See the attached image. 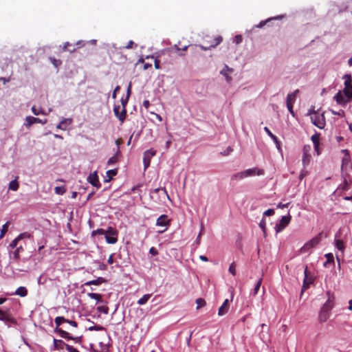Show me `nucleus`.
I'll list each match as a JSON object with an SVG mask.
<instances>
[{"label":"nucleus","mask_w":352,"mask_h":352,"mask_svg":"<svg viewBox=\"0 0 352 352\" xmlns=\"http://www.w3.org/2000/svg\"><path fill=\"white\" fill-rule=\"evenodd\" d=\"M338 104L345 105L352 100V87H344L342 91H339L334 96Z\"/></svg>","instance_id":"nucleus-1"},{"label":"nucleus","mask_w":352,"mask_h":352,"mask_svg":"<svg viewBox=\"0 0 352 352\" xmlns=\"http://www.w3.org/2000/svg\"><path fill=\"white\" fill-rule=\"evenodd\" d=\"M66 321H67V319L63 316H57L56 318H55L54 322L56 326V329L54 330L55 332L58 333L59 335L63 338L77 341L79 339L78 338H74L72 336H70L68 332L65 331V330H63L60 328H58L59 326H60L62 323L66 322Z\"/></svg>","instance_id":"nucleus-2"},{"label":"nucleus","mask_w":352,"mask_h":352,"mask_svg":"<svg viewBox=\"0 0 352 352\" xmlns=\"http://www.w3.org/2000/svg\"><path fill=\"white\" fill-rule=\"evenodd\" d=\"M223 41V38L221 36L212 38L209 36H206L205 41L207 43L206 45H200L199 47L202 50L206 51L210 50L212 48H214L219 45Z\"/></svg>","instance_id":"nucleus-3"},{"label":"nucleus","mask_w":352,"mask_h":352,"mask_svg":"<svg viewBox=\"0 0 352 352\" xmlns=\"http://www.w3.org/2000/svg\"><path fill=\"white\" fill-rule=\"evenodd\" d=\"M311 120L312 124L318 128L320 129L324 128L326 122L324 113H319L316 111H314L311 115Z\"/></svg>","instance_id":"nucleus-4"},{"label":"nucleus","mask_w":352,"mask_h":352,"mask_svg":"<svg viewBox=\"0 0 352 352\" xmlns=\"http://www.w3.org/2000/svg\"><path fill=\"white\" fill-rule=\"evenodd\" d=\"M0 320L4 322L8 326L10 324H16L17 323L9 309H0Z\"/></svg>","instance_id":"nucleus-5"},{"label":"nucleus","mask_w":352,"mask_h":352,"mask_svg":"<svg viewBox=\"0 0 352 352\" xmlns=\"http://www.w3.org/2000/svg\"><path fill=\"white\" fill-rule=\"evenodd\" d=\"M322 232L319 233L317 236L311 239L310 241L307 242L300 249V251L303 253L307 252L310 249L316 246L321 241Z\"/></svg>","instance_id":"nucleus-6"},{"label":"nucleus","mask_w":352,"mask_h":352,"mask_svg":"<svg viewBox=\"0 0 352 352\" xmlns=\"http://www.w3.org/2000/svg\"><path fill=\"white\" fill-rule=\"evenodd\" d=\"M153 193L158 194V199L157 201L158 202L164 201L165 199L170 200L169 195H168V192L165 188H157L151 190L150 194L151 198H153V196L151 195V194Z\"/></svg>","instance_id":"nucleus-7"},{"label":"nucleus","mask_w":352,"mask_h":352,"mask_svg":"<svg viewBox=\"0 0 352 352\" xmlns=\"http://www.w3.org/2000/svg\"><path fill=\"white\" fill-rule=\"evenodd\" d=\"M298 92H299V90L296 89L293 93L288 94L287 96V100H286L287 107L292 116H294V113L293 111V103L295 102L296 95Z\"/></svg>","instance_id":"nucleus-8"},{"label":"nucleus","mask_w":352,"mask_h":352,"mask_svg":"<svg viewBox=\"0 0 352 352\" xmlns=\"http://www.w3.org/2000/svg\"><path fill=\"white\" fill-rule=\"evenodd\" d=\"M292 217L288 214L287 216H283L280 222L276 225L275 230L276 232H280L283 230L290 223Z\"/></svg>","instance_id":"nucleus-9"},{"label":"nucleus","mask_w":352,"mask_h":352,"mask_svg":"<svg viewBox=\"0 0 352 352\" xmlns=\"http://www.w3.org/2000/svg\"><path fill=\"white\" fill-rule=\"evenodd\" d=\"M156 151L153 148H151L149 150H147L144 153V157H143V162L144 168H147L150 166L151 163V159L152 157L155 155Z\"/></svg>","instance_id":"nucleus-10"},{"label":"nucleus","mask_w":352,"mask_h":352,"mask_svg":"<svg viewBox=\"0 0 352 352\" xmlns=\"http://www.w3.org/2000/svg\"><path fill=\"white\" fill-rule=\"evenodd\" d=\"M304 274H305V278L303 280V284H302L301 293H303L305 290H307L309 287V285L314 281V278L311 276L309 277V276H308L307 266H306L305 268Z\"/></svg>","instance_id":"nucleus-11"},{"label":"nucleus","mask_w":352,"mask_h":352,"mask_svg":"<svg viewBox=\"0 0 352 352\" xmlns=\"http://www.w3.org/2000/svg\"><path fill=\"white\" fill-rule=\"evenodd\" d=\"M327 295L328 299L326 301V302L323 305L322 308L330 311L334 305V296H333V294L331 293L330 291H328L327 292Z\"/></svg>","instance_id":"nucleus-12"},{"label":"nucleus","mask_w":352,"mask_h":352,"mask_svg":"<svg viewBox=\"0 0 352 352\" xmlns=\"http://www.w3.org/2000/svg\"><path fill=\"white\" fill-rule=\"evenodd\" d=\"M120 105L115 106L113 108V111L115 116L119 119V120L122 122L124 121L126 116V109H124V107H123L121 112H120Z\"/></svg>","instance_id":"nucleus-13"},{"label":"nucleus","mask_w":352,"mask_h":352,"mask_svg":"<svg viewBox=\"0 0 352 352\" xmlns=\"http://www.w3.org/2000/svg\"><path fill=\"white\" fill-rule=\"evenodd\" d=\"M243 174L245 177H253L256 175H262L264 174V170L262 169H258L256 168H249L245 170H243Z\"/></svg>","instance_id":"nucleus-14"},{"label":"nucleus","mask_w":352,"mask_h":352,"mask_svg":"<svg viewBox=\"0 0 352 352\" xmlns=\"http://www.w3.org/2000/svg\"><path fill=\"white\" fill-rule=\"evenodd\" d=\"M87 180L93 186H95L97 188H100L101 185L99 182L96 171L90 173V175L87 177Z\"/></svg>","instance_id":"nucleus-15"},{"label":"nucleus","mask_w":352,"mask_h":352,"mask_svg":"<svg viewBox=\"0 0 352 352\" xmlns=\"http://www.w3.org/2000/svg\"><path fill=\"white\" fill-rule=\"evenodd\" d=\"M25 121H26V122H25V125L26 127H30L33 124H35V123H42V124L47 123V120L42 121V120H41L38 118H35V117L30 116L26 117Z\"/></svg>","instance_id":"nucleus-16"},{"label":"nucleus","mask_w":352,"mask_h":352,"mask_svg":"<svg viewBox=\"0 0 352 352\" xmlns=\"http://www.w3.org/2000/svg\"><path fill=\"white\" fill-rule=\"evenodd\" d=\"M170 223V220L168 219V216L166 214H162L160 216L156 221V225L158 226H167Z\"/></svg>","instance_id":"nucleus-17"},{"label":"nucleus","mask_w":352,"mask_h":352,"mask_svg":"<svg viewBox=\"0 0 352 352\" xmlns=\"http://www.w3.org/2000/svg\"><path fill=\"white\" fill-rule=\"evenodd\" d=\"M229 309V300L226 299L223 305L219 308L218 315L221 316L226 314Z\"/></svg>","instance_id":"nucleus-18"},{"label":"nucleus","mask_w":352,"mask_h":352,"mask_svg":"<svg viewBox=\"0 0 352 352\" xmlns=\"http://www.w3.org/2000/svg\"><path fill=\"white\" fill-rule=\"evenodd\" d=\"M107 282V280L104 278L98 277V278H96L95 280H92L86 282L85 283V285H99L102 283H106Z\"/></svg>","instance_id":"nucleus-19"},{"label":"nucleus","mask_w":352,"mask_h":352,"mask_svg":"<svg viewBox=\"0 0 352 352\" xmlns=\"http://www.w3.org/2000/svg\"><path fill=\"white\" fill-rule=\"evenodd\" d=\"M330 311L321 308L319 313V320L321 322H325L329 317Z\"/></svg>","instance_id":"nucleus-20"},{"label":"nucleus","mask_w":352,"mask_h":352,"mask_svg":"<svg viewBox=\"0 0 352 352\" xmlns=\"http://www.w3.org/2000/svg\"><path fill=\"white\" fill-rule=\"evenodd\" d=\"M233 72V69L230 68L228 65H225L224 69L221 71V74L223 75L226 77V79L228 82H230L232 80V78L228 75L229 73H232Z\"/></svg>","instance_id":"nucleus-21"},{"label":"nucleus","mask_w":352,"mask_h":352,"mask_svg":"<svg viewBox=\"0 0 352 352\" xmlns=\"http://www.w3.org/2000/svg\"><path fill=\"white\" fill-rule=\"evenodd\" d=\"M65 343L61 340L54 339V349L61 350L63 349V346H65Z\"/></svg>","instance_id":"nucleus-22"},{"label":"nucleus","mask_w":352,"mask_h":352,"mask_svg":"<svg viewBox=\"0 0 352 352\" xmlns=\"http://www.w3.org/2000/svg\"><path fill=\"white\" fill-rule=\"evenodd\" d=\"M347 176H349L347 174H346V175L343 176L344 182H343V184L340 186V188L343 190H348L350 188V184L351 183V180L349 179V182Z\"/></svg>","instance_id":"nucleus-23"},{"label":"nucleus","mask_w":352,"mask_h":352,"mask_svg":"<svg viewBox=\"0 0 352 352\" xmlns=\"http://www.w3.org/2000/svg\"><path fill=\"white\" fill-rule=\"evenodd\" d=\"M15 294L21 297H25L28 295V289L26 287L21 286L16 289Z\"/></svg>","instance_id":"nucleus-24"},{"label":"nucleus","mask_w":352,"mask_h":352,"mask_svg":"<svg viewBox=\"0 0 352 352\" xmlns=\"http://www.w3.org/2000/svg\"><path fill=\"white\" fill-rule=\"evenodd\" d=\"M72 120L71 118H63L62 121L57 125L56 128L61 130H66L65 124H72Z\"/></svg>","instance_id":"nucleus-25"},{"label":"nucleus","mask_w":352,"mask_h":352,"mask_svg":"<svg viewBox=\"0 0 352 352\" xmlns=\"http://www.w3.org/2000/svg\"><path fill=\"white\" fill-rule=\"evenodd\" d=\"M63 50V51L74 52L76 51V48L75 47L74 45H73L69 42H66L64 43Z\"/></svg>","instance_id":"nucleus-26"},{"label":"nucleus","mask_w":352,"mask_h":352,"mask_svg":"<svg viewBox=\"0 0 352 352\" xmlns=\"http://www.w3.org/2000/svg\"><path fill=\"white\" fill-rule=\"evenodd\" d=\"M345 79L344 87H352V78L351 74H345L343 77Z\"/></svg>","instance_id":"nucleus-27"},{"label":"nucleus","mask_w":352,"mask_h":352,"mask_svg":"<svg viewBox=\"0 0 352 352\" xmlns=\"http://www.w3.org/2000/svg\"><path fill=\"white\" fill-rule=\"evenodd\" d=\"M342 152L344 153V156L342 159V166L344 164H347L350 161L349 151L347 149L342 150Z\"/></svg>","instance_id":"nucleus-28"},{"label":"nucleus","mask_w":352,"mask_h":352,"mask_svg":"<svg viewBox=\"0 0 352 352\" xmlns=\"http://www.w3.org/2000/svg\"><path fill=\"white\" fill-rule=\"evenodd\" d=\"M310 161H311V155L307 154H307L302 153V165L305 167L309 164Z\"/></svg>","instance_id":"nucleus-29"},{"label":"nucleus","mask_w":352,"mask_h":352,"mask_svg":"<svg viewBox=\"0 0 352 352\" xmlns=\"http://www.w3.org/2000/svg\"><path fill=\"white\" fill-rule=\"evenodd\" d=\"M244 178L245 177L243 171L236 173L231 176V180L232 181L241 180Z\"/></svg>","instance_id":"nucleus-30"},{"label":"nucleus","mask_w":352,"mask_h":352,"mask_svg":"<svg viewBox=\"0 0 352 352\" xmlns=\"http://www.w3.org/2000/svg\"><path fill=\"white\" fill-rule=\"evenodd\" d=\"M151 294L144 295L141 298H140L138 300V304L140 305L146 304L147 302V301L149 300V298H151Z\"/></svg>","instance_id":"nucleus-31"},{"label":"nucleus","mask_w":352,"mask_h":352,"mask_svg":"<svg viewBox=\"0 0 352 352\" xmlns=\"http://www.w3.org/2000/svg\"><path fill=\"white\" fill-rule=\"evenodd\" d=\"M325 257L327 258V261L324 263V266L327 267L328 264L329 263H334V258L333 255L331 253H328L325 254Z\"/></svg>","instance_id":"nucleus-32"},{"label":"nucleus","mask_w":352,"mask_h":352,"mask_svg":"<svg viewBox=\"0 0 352 352\" xmlns=\"http://www.w3.org/2000/svg\"><path fill=\"white\" fill-rule=\"evenodd\" d=\"M9 225H10L9 221H7L4 225H3L2 228L1 230V232H0V239H2L4 236V235L6 234V233L8 232Z\"/></svg>","instance_id":"nucleus-33"},{"label":"nucleus","mask_w":352,"mask_h":352,"mask_svg":"<svg viewBox=\"0 0 352 352\" xmlns=\"http://www.w3.org/2000/svg\"><path fill=\"white\" fill-rule=\"evenodd\" d=\"M19 187V184L16 179L10 182V183L9 184V189L12 190L13 191L17 190Z\"/></svg>","instance_id":"nucleus-34"},{"label":"nucleus","mask_w":352,"mask_h":352,"mask_svg":"<svg viewBox=\"0 0 352 352\" xmlns=\"http://www.w3.org/2000/svg\"><path fill=\"white\" fill-rule=\"evenodd\" d=\"M311 140L314 143V148L316 150H318L319 146V134H315L311 136Z\"/></svg>","instance_id":"nucleus-35"},{"label":"nucleus","mask_w":352,"mask_h":352,"mask_svg":"<svg viewBox=\"0 0 352 352\" xmlns=\"http://www.w3.org/2000/svg\"><path fill=\"white\" fill-rule=\"evenodd\" d=\"M281 18H282V16H276V17H274V18L268 19H267V20H265V21H261L258 25H256V28H263L264 25H266V23H267L268 21H271V20H272V19H281Z\"/></svg>","instance_id":"nucleus-36"},{"label":"nucleus","mask_w":352,"mask_h":352,"mask_svg":"<svg viewBox=\"0 0 352 352\" xmlns=\"http://www.w3.org/2000/svg\"><path fill=\"white\" fill-rule=\"evenodd\" d=\"M23 247L22 246H19L18 248H16V250L14 252V254H13V258L14 260L16 261H19V258H20V252L21 251H23Z\"/></svg>","instance_id":"nucleus-37"},{"label":"nucleus","mask_w":352,"mask_h":352,"mask_svg":"<svg viewBox=\"0 0 352 352\" xmlns=\"http://www.w3.org/2000/svg\"><path fill=\"white\" fill-rule=\"evenodd\" d=\"M336 247L340 251L343 252L344 250V242L342 240L337 239L336 240Z\"/></svg>","instance_id":"nucleus-38"},{"label":"nucleus","mask_w":352,"mask_h":352,"mask_svg":"<svg viewBox=\"0 0 352 352\" xmlns=\"http://www.w3.org/2000/svg\"><path fill=\"white\" fill-rule=\"evenodd\" d=\"M87 295L91 299H94V300H96L98 301H101L102 300V296L100 294H99L89 293Z\"/></svg>","instance_id":"nucleus-39"},{"label":"nucleus","mask_w":352,"mask_h":352,"mask_svg":"<svg viewBox=\"0 0 352 352\" xmlns=\"http://www.w3.org/2000/svg\"><path fill=\"white\" fill-rule=\"evenodd\" d=\"M106 241L109 244H114L118 241V239L115 236H105Z\"/></svg>","instance_id":"nucleus-40"},{"label":"nucleus","mask_w":352,"mask_h":352,"mask_svg":"<svg viewBox=\"0 0 352 352\" xmlns=\"http://www.w3.org/2000/svg\"><path fill=\"white\" fill-rule=\"evenodd\" d=\"M196 303H197V309H199V308L202 307H204L206 305V301L203 298H197L196 300Z\"/></svg>","instance_id":"nucleus-41"},{"label":"nucleus","mask_w":352,"mask_h":352,"mask_svg":"<svg viewBox=\"0 0 352 352\" xmlns=\"http://www.w3.org/2000/svg\"><path fill=\"white\" fill-rule=\"evenodd\" d=\"M31 237H32L31 234H30L28 232H23L17 236V238H18V239H19V241L24 239H30Z\"/></svg>","instance_id":"nucleus-42"},{"label":"nucleus","mask_w":352,"mask_h":352,"mask_svg":"<svg viewBox=\"0 0 352 352\" xmlns=\"http://www.w3.org/2000/svg\"><path fill=\"white\" fill-rule=\"evenodd\" d=\"M54 191L56 194L62 195L66 192V190L64 186H56L54 188Z\"/></svg>","instance_id":"nucleus-43"},{"label":"nucleus","mask_w":352,"mask_h":352,"mask_svg":"<svg viewBox=\"0 0 352 352\" xmlns=\"http://www.w3.org/2000/svg\"><path fill=\"white\" fill-rule=\"evenodd\" d=\"M262 281H263V278L261 277L257 281L255 287H254V295H256L257 294L258 290H259V288L261 285V283H262Z\"/></svg>","instance_id":"nucleus-44"},{"label":"nucleus","mask_w":352,"mask_h":352,"mask_svg":"<svg viewBox=\"0 0 352 352\" xmlns=\"http://www.w3.org/2000/svg\"><path fill=\"white\" fill-rule=\"evenodd\" d=\"M229 272L233 276L236 275V264L234 262L230 265Z\"/></svg>","instance_id":"nucleus-45"},{"label":"nucleus","mask_w":352,"mask_h":352,"mask_svg":"<svg viewBox=\"0 0 352 352\" xmlns=\"http://www.w3.org/2000/svg\"><path fill=\"white\" fill-rule=\"evenodd\" d=\"M104 329V327H102V326H99V325H94V326H91V327H89L88 328V330L89 331H102Z\"/></svg>","instance_id":"nucleus-46"},{"label":"nucleus","mask_w":352,"mask_h":352,"mask_svg":"<svg viewBox=\"0 0 352 352\" xmlns=\"http://www.w3.org/2000/svg\"><path fill=\"white\" fill-rule=\"evenodd\" d=\"M97 309H98V311L99 312H101V313H103V314H107L108 311H109V308L107 307H105V306L98 307L97 308Z\"/></svg>","instance_id":"nucleus-47"},{"label":"nucleus","mask_w":352,"mask_h":352,"mask_svg":"<svg viewBox=\"0 0 352 352\" xmlns=\"http://www.w3.org/2000/svg\"><path fill=\"white\" fill-rule=\"evenodd\" d=\"M259 226L260 228L262 229V230L263 231L264 233H265V230H266V222H265V219L264 218H263L261 219V221H260L259 223Z\"/></svg>","instance_id":"nucleus-48"},{"label":"nucleus","mask_w":352,"mask_h":352,"mask_svg":"<svg viewBox=\"0 0 352 352\" xmlns=\"http://www.w3.org/2000/svg\"><path fill=\"white\" fill-rule=\"evenodd\" d=\"M65 349L68 352H80L77 349L69 344H65Z\"/></svg>","instance_id":"nucleus-49"},{"label":"nucleus","mask_w":352,"mask_h":352,"mask_svg":"<svg viewBox=\"0 0 352 352\" xmlns=\"http://www.w3.org/2000/svg\"><path fill=\"white\" fill-rule=\"evenodd\" d=\"M107 176L109 177V179L112 178V176L116 175L117 174V170H109L107 172Z\"/></svg>","instance_id":"nucleus-50"},{"label":"nucleus","mask_w":352,"mask_h":352,"mask_svg":"<svg viewBox=\"0 0 352 352\" xmlns=\"http://www.w3.org/2000/svg\"><path fill=\"white\" fill-rule=\"evenodd\" d=\"M19 241V239H18L17 237H16L10 244V247L12 249L16 248L18 242Z\"/></svg>","instance_id":"nucleus-51"},{"label":"nucleus","mask_w":352,"mask_h":352,"mask_svg":"<svg viewBox=\"0 0 352 352\" xmlns=\"http://www.w3.org/2000/svg\"><path fill=\"white\" fill-rule=\"evenodd\" d=\"M106 234H109L113 236V235H116L118 234V232L115 229L109 227V229L106 231Z\"/></svg>","instance_id":"nucleus-52"},{"label":"nucleus","mask_w":352,"mask_h":352,"mask_svg":"<svg viewBox=\"0 0 352 352\" xmlns=\"http://www.w3.org/2000/svg\"><path fill=\"white\" fill-rule=\"evenodd\" d=\"M106 234V230L104 229L100 228L96 230L93 231V234Z\"/></svg>","instance_id":"nucleus-53"},{"label":"nucleus","mask_w":352,"mask_h":352,"mask_svg":"<svg viewBox=\"0 0 352 352\" xmlns=\"http://www.w3.org/2000/svg\"><path fill=\"white\" fill-rule=\"evenodd\" d=\"M116 162H117V157L116 155L110 157L107 162L109 165L113 164Z\"/></svg>","instance_id":"nucleus-54"},{"label":"nucleus","mask_w":352,"mask_h":352,"mask_svg":"<svg viewBox=\"0 0 352 352\" xmlns=\"http://www.w3.org/2000/svg\"><path fill=\"white\" fill-rule=\"evenodd\" d=\"M310 151H311V146L310 145H305L303 146V148H302V153H307V154H310Z\"/></svg>","instance_id":"nucleus-55"},{"label":"nucleus","mask_w":352,"mask_h":352,"mask_svg":"<svg viewBox=\"0 0 352 352\" xmlns=\"http://www.w3.org/2000/svg\"><path fill=\"white\" fill-rule=\"evenodd\" d=\"M274 214V210L273 209H268L264 212L265 216H271Z\"/></svg>","instance_id":"nucleus-56"},{"label":"nucleus","mask_w":352,"mask_h":352,"mask_svg":"<svg viewBox=\"0 0 352 352\" xmlns=\"http://www.w3.org/2000/svg\"><path fill=\"white\" fill-rule=\"evenodd\" d=\"M51 61L52 62V63L56 66V67H58V65H60L61 64V61L59 60H56L54 58H50Z\"/></svg>","instance_id":"nucleus-57"},{"label":"nucleus","mask_w":352,"mask_h":352,"mask_svg":"<svg viewBox=\"0 0 352 352\" xmlns=\"http://www.w3.org/2000/svg\"><path fill=\"white\" fill-rule=\"evenodd\" d=\"M149 253L151 254L153 256H155V255H157L158 254V252H157V250H156L155 248L152 247L149 250Z\"/></svg>","instance_id":"nucleus-58"},{"label":"nucleus","mask_w":352,"mask_h":352,"mask_svg":"<svg viewBox=\"0 0 352 352\" xmlns=\"http://www.w3.org/2000/svg\"><path fill=\"white\" fill-rule=\"evenodd\" d=\"M66 322L69 324L70 325H72L74 327H78V323L74 320H69L67 319Z\"/></svg>","instance_id":"nucleus-59"},{"label":"nucleus","mask_w":352,"mask_h":352,"mask_svg":"<svg viewBox=\"0 0 352 352\" xmlns=\"http://www.w3.org/2000/svg\"><path fill=\"white\" fill-rule=\"evenodd\" d=\"M264 131L267 133V134L272 139L274 137V135L271 132V131L267 127H264Z\"/></svg>","instance_id":"nucleus-60"},{"label":"nucleus","mask_w":352,"mask_h":352,"mask_svg":"<svg viewBox=\"0 0 352 352\" xmlns=\"http://www.w3.org/2000/svg\"><path fill=\"white\" fill-rule=\"evenodd\" d=\"M128 100H129L128 97H126L125 99L122 98V100H121V103H122V107H124V109H126V106L128 102Z\"/></svg>","instance_id":"nucleus-61"},{"label":"nucleus","mask_w":352,"mask_h":352,"mask_svg":"<svg viewBox=\"0 0 352 352\" xmlns=\"http://www.w3.org/2000/svg\"><path fill=\"white\" fill-rule=\"evenodd\" d=\"M154 66L156 69H160V61L158 59L155 60Z\"/></svg>","instance_id":"nucleus-62"},{"label":"nucleus","mask_w":352,"mask_h":352,"mask_svg":"<svg viewBox=\"0 0 352 352\" xmlns=\"http://www.w3.org/2000/svg\"><path fill=\"white\" fill-rule=\"evenodd\" d=\"M32 113H33L34 115H36V116H38V115H39V114H41V113H43V112H42V111H37V109H36V107H32Z\"/></svg>","instance_id":"nucleus-63"},{"label":"nucleus","mask_w":352,"mask_h":352,"mask_svg":"<svg viewBox=\"0 0 352 352\" xmlns=\"http://www.w3.org/2000/svg\"><path fill=\"white\" fill-rule=\"evenodd\" d=\"M134 42L133 41H130L128 44L125 46V48L126 49H131L133 47V45H134Z\"/></svg>","instance_id":"nucleus-64"}]
</instances>
